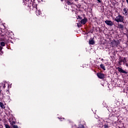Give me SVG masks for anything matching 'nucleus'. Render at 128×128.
<instances>
[{"label":"nucleus","mask_w":128,"mask_h":128,"mask_svg":"<svg viewBox=\"0 0 128 128\" xmlns=\"http://www.w3.org/2000/svg\"><path fill=\"white\" fill-rule=\"evenodd\" d=\"M114 20L116 22H123V24H124V16H122L120 14L117 16L115 18Z\"/></svg>","instance_id":"f257e3e1"},{"label":"nucleus","mask_w":128,"mask_h":128,"mask_svg":"<svg viewBox=\"0 0 128 128\" xmlns=\"http://www.w3.org/2000/svg\"><path fill=\"white\" fill-rule=\"evenodd\" d=\"M58 118L61 120V122L62 120H64V118H60V117H58Z\"/></svg>","instance_id":"412c9836"},{"label":"nucleus","mask_w":128,"mask_h":128,"mask_svg":"<svg viewBox=\"0 0 128 128\" xmlns=\"http://www.w3.org/2000/svg\"><path fill=\"white\" fill-rule=\"evenodd\" d=\"M78 18H79L80 20H82V17L80 16H78Z\"/></svg>","instance_id":"aec40b11"},{"label":"nucleus","mask_w":128,"mask_h":128,"mask_svg":"<svg viewBox=\"0 0 128 128\" xmlns=\"http://www.w3.org/2000/svg\"><path fill=\"white\" fill-rule=\"evenodd\" d=\"M97 2H102V1L100 0H96Z\"/></svg>","instance_id":"4be33fe9"},{"label":"nucleus","mask_w":128,"mask_h":128,"mask_svg":"<svg viewBox=\"0 0 128 128\" xmlns=\"http://www.w3.org/2000/svg\"><path fill=\"white\" fill-rule=\"evenodd\" d=\"M97 76L98 78L102 80L104 78V74L100 72H98L97 73Z\"/></svg>","instance_id":"f03ea898"},{"label":"nucleus","mask_w":128,"mask_h":128,"mask_svg":"<svg viewBox=\"0 0 128 128\" xmlns=\"http://www.w3.org/2000/svg\"><path fill=\"white\" fill-rule=\"evenodd\" d=\"M126 58H122V56L119 57V64H121V62H126Z\"/></svg>","instance_id":"0eeeda50"},{"label":"nucleus","mask_w":128,"mask_h":128,"mask_svg":"<svg viewBox=\"0 0 128 128\" xmlns=\"http://www.w3.org/2000/svg\"><path fill=\"white\" fill-rule=\"evenodd\" d=\"M12 128H18V126H16V125H13Z\"/></svg>","instance_id":"a211bd4d"},{"label":"nucleus","mask_w":128,"mask_h":128,"mask_svg":"<svg viewBox=\"0 0 128 128\" xmlns=\"http://www.w3.org/2000/svg\"><path fill=\"white\" fill-rule=\"evenodd\" d=\"M104 128H108L110 126H108V123H105L104 125Z\"/></svg>","instance_id":"ddd939ff"},{"label":"nucleus","mask_w":128,"mask_h":128,"mask_svg":"<svg viewBox=\"0 0 128 128\" xmlns=\"http://www.w3.org/2000/svg\"><path fill=\"white\" fill-rule=\"evenodd\" d=\"M0 106L2 108H6V106H4V104L2 102H0Z\"/></svg>","instance_id":"9b49d317"},{"label":"nucleus","mask_w":128,"mask_h":128,"mask_svg":"<svg viewBox=\"0 0 128 128\" xmlns=\"http://www.w3.org/2000/svg\"><path fill=\"white\" fill-rule=\"evenodd\" d=\"M66 3H67V4H68V6L72 5V2H70L68 1V0L67 1Z\"/></svg>","instance_id":"2eb2a0df"},{"label":"nucleus","mask_w":128,"mask_h":128,"mask_svg":"<svg viewBox=\"0 0 128 128\" xmlns=\"http://www.w3.org/2000/svg\"><path fill=\"white\" fill-rule=\"evenodd\" d=\"M0 44L2 48V46H6V42H0Z\"/></svg>","instance_id":"4468645a"},{"label":"nucleus","mask_w":128,"mask_h":128,"mask_svg":"<svg viewBox=\"0 0 128 128\" xmlns=\"http://www.w3.org/2000/svg\"><path fill=\"white\" fill-rule=\"evenodd\" d=\"M10 86L8 85V88H9Z\"/></svg>","instance_id":"cd10ccee"},{"label":"nucleus","mask_w":128,"mask_h":128,"mask_svg":"<svg viewBox=\"0 0 128 128\" xmlns=\"http://www.w3.org/2000/svg\"><path fill=\"white\" fill-rule=\"evenodd\" d=\"M90 32H91L92 34V31H90Z\"/></svg>","instance_id":"bb28decb"},{"label":"nucleus","mask_w":128,"mask_h":128,"mask_svg":"<svg viewBox=\"0 0 128 128\" xmlns=\"http://www.w3.org/2000/svg\"><path fill=\"white\" fill-rule=\"evenodd\" d=\"M117 28H119L120 30H124V25L122 24L118 23Z\"/></svg>","instance_id":"39448f33"},{"label":"nucleus","mask_w":128,"mask_h":128,"mask_svg":"<svg viewBox=\"0 0 128 128\" xmlns=\"http://www.w3.org/2000/svg\"><path fill=\"white\" fill-rule=\"evenodd\" d=\"M83 128H84V125L82 126Z\"/></svg>","instance_id":"a878e982"},{"label":"nucleus","mask_w":128,"mask_h":128,"mask_svg":"<svg viewBox=\"0 0 128 128\" xmlns=\"http://www.w3.org/2000/svg\"><path fill=\"white\" fill-rule=\"evenodd\" d=\"M2 94V90H0V94Z\"/></svg>","instance_id":"393cba45"},{"label":"nucleus","mask_w":128,"mask_h":128,"mask_svg":"<svg viewBox=\"0 0 128 128\" xmlns=\"http://www.w3.org/2000/svg\"><path fill=\"white\" fill-rule=\"evenodd\" d=\"M100 68H102L103 70H106V66L104 64H100Z\"/></svg>","instance_id":"1a4fd4ad"},{"label":"nucleus","mask_w":128,"mask_h":128,"mask_svg":"<svg viewBox=\"0 0 128 128\" xmlns=\"http://www.w3.org/2000/svg\"><path fill=\"white\" fill-rule=\"evenodd\" d=\"M116 68L118 70V72H120L121 74H128V72H126V71L122 70V68L120 67H118Z\"/></svg>","instance_id":"7ed1b4c3"},{"label":"nucleus","mask_w":128,"mask_h":128,"mask_svg":"<svg viewBox=\"0 0 128 128\" xmlns=\"http://www.w3.org/2000/svg\"><path fill=\"white\" fill-rule=\"evenodd\" d=\"M3 88H6V84H4L3 85Z\"/></svg>","instance_id":"5701e85b"},{"label":"nucleus","mask_w":128,"mask_h":128,"mask_svg":"<svg viewBox=\"0 0 128 128\" xmlns=\"http://www.w3.org/2000/svg\"><path fill=\"white\" fill-rule=\"evenodd\" d=\"M126 2L128 4V0H126Z\"/></svg>","instance_id":"b1692460"},{"label":"nucleus","mask_w":128,"mask_h":128,"mask_svg":"<svg viewBox=\"0 0 128 128\" xmlns=\"http://www.w3.org/2000/svg\"><path fill=\"white\" fill-rule=\"evenodd\" d=\"M105 24H106L107 26H114V22H112V20H106L105 21Z\"/></svg>","instance_id":"20e7f679"},{"label":"nucleus","mask_w":128,"mask_h":128,"mask_svg":"<svg viewBox=\"0 0 128 128\" xmlns=\"http://www.w3.org/2000/svg\"><path fill=\"white\" fill-rule=\"evenodd\" d=\"M36 16H40V14H42V12L40 10H36Z\"/></svg>","instance_id":"9d476101"},{"label":"nucleus","mask_w":128,"mask_h":128,"mask_svg":"<svg viewBox=\"0 0 128 128\" xmlns=\"http://www.w3.org/2000/svg\"><path fill=\"white\" fill-rule=\"evenodd\" d=\"M11 124L12 126L13 124H16V122L14 121H12L11 122Z\"/></svg>","instance_id":"f3484780"},{"label":"nucleus","mask_w":128,"mask_h":128,"mask_svg":"<svg viewBox=\"0 0 128 128\" xmlns=\"http://www.w3.org/2000/svg\"><path fill=\"white\" fill-rule=\"evenodd\" d=\"M90 44H94V40H89Z\"/></svg>","instance_id":"f8f14e48"},{"label":"nucleus","mask_w":128,"mask_h":128,"mask_svg":"<svg viewBox=\"0 0 128 128\" xmlns=\"http://www.w3.org/2000/svg\"><path fill=\"white\" fill-rule=\"evenodd\" d=\"M114 42L116 43V41H114Z\"/></svg>","instance_id":"c85d7f7f"},{"label":"nucleus","mask_w":128,"mask_h":128,"mask_svg":"<svg viewBox=\"0 0 128 128\" xmlns=\"http://www.w3.org/2000/svg\"><path fill=\"white\" fill-rule=\"evenodd\" d=\"M124 12L123 14H125V16H128V10H126V8H124L123 9Z\"/></svg>","instance_id":"6e6552de"},{"label":"nucleus","mask_w":128,"mask_h":128,"mask_svg":"<svg viewBox=\"0 0 128 128\" xmlns=\"http://www.w3.org/2000/svg\"><path fill=\"white\" fill-rule=\"evenodd\" d=\"M88 22V18H86V17L84 19H82L80 20V24H86V22Z\"/></svg>","instance_id":"423d86ee"},{"label":"nucleus","mask_w":128,"mask_h":128,"mask_svg":"<svg viewBox=\"0 0 128 128\" xmlns=\"http://www.w3.org/2000/svg\"><path fill=\"white\" fill-rule=\"evenodd\" d=\"M77 26H78V28H80L82 26V24L80 23L77 24Z\"/></svg>","instance_id":"dca6fc26"},{"label":"nucleus","mask_w":128,"mask_h":128,"mask_svg":"<svg viewBox=\"0 0 128 128\" xmlns=\"http://www.w3.org/2000/svg\"><path fill=\"white\" fill-rule=\"evenodd\" d=\"M5 126H6V128H10V126L8 124H6L5 125Z\"/></svg>","instance_id":"6ab92c4d"}]
</instances>
